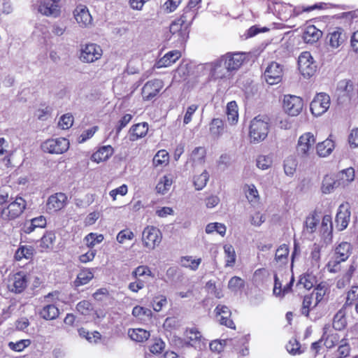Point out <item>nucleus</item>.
Returning a JSON list of instances; mask_svg holds the SVG:
<instances>
[{
    "label": "nucleus",
    "mask_w": 358,
    "mask_h": 358,
    "mask_svg": "<svg viewBox=\"0 0 358 358\" xmlns=\"http://www.w3.org/2000/svg\"><path fill=\"white\" fill-rule=\"evenodd\" d=\"M224 252L225 255V266H234L236 259V252L234 247L230 244H226L224 245Z\"/></svg>",
    "instance_id": "c03bdc74"
},
{
    "label": "nucleus",
    "mask_w": 358,
    "mask_h": 358,
    "mask_svg": "<svg viewBox=\"0 0 358 358\" xmlns=\"http://www.w3.org/2000/svg\"><path fill=\"white\" fill-rule=\"evenodd\" d=\"M344 308L352 314V309L354 307L355 313L358 315V286H352L346 294L345 302L343 306Z\"/></svg>",
    "instance_id": "bb28decb"
},
{
    "label": "nucleus",
    "mask_w": 358,
    "mask_h": 358,
    "mask_svg": "<svg viewBox=\"0 0 358 358\" xmlns=\"http://www.w3.org/2000/svg\"><path fill=\"white\" fill-rule=\"evenodd\" d=\"M68 202L67 196L62 192L50 195L46 202V210L49 213H57L63 209Z\"/></svg>",
    "instance_id": "f3484780"
},
{
    "label": "nucleus",
    "mask_w": 358,
    "mask_h": 358,
    "mask_svg": "<svg viewBox=\"0 0 358 358\" xmlns=\"http://www.w3.org/2000/svg\"><path fill=\"white\" fill-rule=\"evenodd\" d=\"M76 309L80 314L86 316L92 315L94 312L92 304L87 300L80 301L76 306Z\"/></svg>",
    "instance_id": "5fc2aeb1"
},
{
    "label": "nucleus",
    "mask_w": 358,
    "mask_h": 358,
    "mask_svg": "<svg viewBox=\"0 0 358 358\" xmlns=\"http://www.w3.org/2000/svg\"><path fill=\"white\" fill-rule=\"evenodd\" d=\"M327 38L331 48H338L345 44L348 37L343 29L336 27L328 34Z\"/></svg>",
    "instance_id": "4be33fe9"
},
{
    "label": "nucleus",
    "mask_w": 358,
    "mask_h": 358,
    "mask_svg": "<svg viewBox=\"0 0 358 358\" xmlns=\"http://www.w3.org/2000/svg\"><path fill=\"white\" fill-rule=\"evenodd\" d=\"M185 343L194 348L201 349L206 345V340L196 327L187 328L185 331Z\"/></svg>",
    "instance_id": "a211bd4d"
},
{
    "label": "nucleus",
    "mask_w": 358,
    "mask_h": 358,
    "mask_svg": "<svg viewBox=\"0 0 358 358\" xmlns=\"http://www.w3.org/2000/svg\"><path fill=\"white\" fill-rule=\"evenodd\" d=\"M318 304H315V301L313 295H305L302 301L301 313L306 317L309 316L310 311L316 307Z\"/></svg>",
    "instance_id": "37998d69"
},
{
    "label": "nucleus",
    "mask_w": 358,
    "mask_h": 358,
    "mask_svg": "<svg viewBox=\"0 0 358 358\" xmlns=\"http://www.w3.org/2000/svg\"><path fill=\"white\" fill-rule=\"evenodd\" d=\"M268 118L262 119L260 115L255 117L250 123L249 136L252 142L264 140L268 133Z\"/></svg>",
    "instance_id": "20e7f679"
},
{
    "label": "nucleus",
    "mask_w": 358,
    "mask_h": 358,
    "mask_svg": "<svg viewBox=\"0 0 358 358\" xmlns=\"http://www.w3.org/2000/svg\"><path fill=\"white\" fill-rule=\"evenodd\" d=\"M172 180L168 176H164L160 179L156 185V191L159 194H164L171 187Z\"/></svg>",
    "instance_id": "bf43d9fd"
},
{
    "label": "nucleus",
    "mask_w": 358,
    "mask_h": 358,
    "mask_svg": "<svg viewBox=\"0 0 358 358\" xmlns=\"http://www.w3.org/2000/svg\"><path fill=\"white\" fill-rule=\"evenodd\" d=\"M73 123V115L70 114H64L60 117L58 125L62 129H68L71 127Z\"/></svg>",
    "instance_id": "774afa93"
},
{
    "label": "nucleus",
    "mask_w": 358,
    "mask_h": 358,
    "mask_svg": "<svg viewBox=\"0 0 358 358\" xmlns=\"http://www.w3.org/2000/svg\"><path fill=\"white\" fill-rule=\"evenodd\" d=\"M73 14L76 20L80 27H87L92 24V17L85 6L79 5L76 6Z\"/></svg>",
    "instance_id": "5701e85b"
},
{
    "label": "nucleus",
    "mask_w": 358,
    "mask_h": 358,
    "mask_svg": "<svg viewBox=\"0 0 358 358\" xmlns=\"http://www.w3.org/2000/svg\"><path fill=\"white\" fill-rule=\"evenodd\" d=\"M196 15V10L195 8L187 6L184 10L182 14L178 18L182 22H183L187 27L189 28L193 20Z\"/></svg>",
    "instance_id": "a19ab883"
},
{
    "label": "nucleus",
    "mask_w": 358,
    "mask_h": 358,
    "mask_svg": "<svg viewBox=\"0 0 358 358\" xmlns=\"http://www.w3.org/2000/svg\"><path fill=\"white\" fill-rule=\"evenodd\" d=\"M43 152L59 155L66 152L69 148V141L65 138H50L41 144Z\"/></svg>",
    "instance_id": "9d476101"
},
{
    "label": "nucleus",
    "mask_w": 358,
    "mask_h": 358,
    "mask_svg": "<svg viewBox=\"0 0 358 358\" xmlns=\"http://www.w3.org/2000/svg\"><path fill=\"white\" fill-rule=\"evenodd\" d=\"M316 138L311 132H305L298 139L296 146V156L302 161L310 159L313 155Z\"/></svg>",
    "instance_id": "f257e3e1"
},
{
    "label": "nucleus",
    "mask_w": 358,
    "mask_h": 358,
    "mask_svg": "<svg viewBox=\"0 0 358 358\" xmlns=\"http://www.w3.org/2000/svg\"><path fill=\"white\" fill-rule=\"evenodd\" d=\"M286 349L292 355H300L303 352V350L301 349L299 342L294 338L289 340L286 345Z\"/></svg>",
    "instance_id": "052dcab7"
},
{
    "label": "nucleus",
    "mask_w": 358,
    "mask_h": 358,
    "mask_svg": "<svg viewBox=\"0 0 358 358\" xmlns=\"http://www.w3.org/2000/svg\"><path fill=\"white\" fill-rule=\"evenodd\" d=\"M56 240L55 234L53 231H46L40 241V248L42 250H50L53 248Z\"/></svg>",
    "instance_id": "79ce46f5"
},
{
    "label": "nucleus",
    "mask_w": 358,
    "mask_h": 358,
    "mask_svg": "<svg viewBox=\"0 0 358 358\" xmlns=\"http://www.w3.org/2000/svg\"><path fill=\"white\" fill-rule=\"evenodd\" d=\"M169 155L165 150H159L154 156L152 163L155 166H164L169 164Z\"/></svg>",
    "instance_id": "de8ad7c7"
},
{
    "label": "nucleus",
    "mask_w": 358,
    "mask_h": 358,
    "mask_svg": "<svg viewBox=\"0 0 358 358\" xmlns=\"http://www.w3.org/2000/svg\"><path fill=\"white\" fill-rule=\"evenodd\" d=\"M164 87V83L160 79H153L145 83L142 88V96L145 101H150L159 94Z\"/></svg>",
    "instance_id": "dca6fc26"
},
{
    "label": "nucleus",
    "mask_w": 358,
    "mask_h": 358,
    "mask_svg": "<svg viewBox=\"0 0 358 358\" xmlns=\"http://www.w3.org/2000/svg\"><path fill=\"white\" fill-rule=\"evenodd\" d=\"M166 344L160 338L155 337L152 340L151 344L149 345V350L153 355L161 354L165 349Z\"/></svg>",
    "instance_id": "864d4df0"
},
{
    "label": "nucleus",
    "mask_w": 358,
    "mask_h": 358,
    "mask_svg": "<svg viewBox=\"0 0 358 358\" xmlns=\"http://www.w3.org/2000/svg\"><path fill=\"white\" fill-rule=\"evenodd\" d=\"M334 148L335 143L334 141L328 138L316 145V151L320 157H324L329 155Z\"/></svg>",
    "instance_id": "2f4dec72"
},
{
    "label": "nucleus",
    "mask_w": 358,
    "mask_h": 358,
    "mask_svg": "<svg viewBox=\"0 0 358 358\" xmlns=\"http://www.w3.org/2000/svg\"><path fill=\"white\" fill-rule=\"evenodd\" d=\"M206 157V150L204 147L200 146L195 148L191 155L190 160L193 163L203 164Z\"/></svg>",
    "instance_id": "49530a36"
},
{
    "label": "nucleus",
    "mask_w": 358,
    "mask_h": 358,
    "mask_svg": "<svg viewBox=\"0 0 358 358\" xmlns=\"http://www.w3.org/2000/svg\"><path fill=\"white\" fill-rule=\"evenodd\" d=\"M336 180L332 176L326 175L322 182L321 190L322 193H331L336 186Z\"/></svg>",
    "instance_id": "09e8293b"
},
{
    "label": "nucleus",
    "mask_w": 358,
    "mask_h": 358,
    "mask_svg": "<svg viewBox=\"0 0 358 358\" xmlns=\"http://www.w3.org/2000/svg\"><path fill=\"white\" fill-rule=\"evenodd\" d=\"M350 346L346 339H342L341 344L337 350V356L338 358H345L350 355Z\"/></svg>",
    "instance_id": "69168bd1"
},
{
    "label": "nucleus",
    "mask_w": 358,
    "mask_h": 358,
    "mask_svg": "<svg viewBox=\"0 0 358 358\" xmlns=\"http://www.w3.org/2000/svg\"><path fill=\"white\" fill-rule=\"evenodd\" d=\"M297 167L296 159L292 157H287L284 162L285 173L287 176H293Z\"/></svg>",
    "instance_id": "680f3d73"
},
{
    "label": "nucleus",
    "mask_w": 358,
    "mask_h": 358,
    "mask_svg": "<svg viewBox=\"0 0 358 358\" xmlns=\"http://www.w3.org/2000/svg\"><path fill=\"white\" fill-rule=\"evenodd\" d=\"M103 55L101 47L94 43L80 45L79 59L84 63H93L100 59Z\"/></svg>",
    "instance_id": "423d86ee"
},
{
    "label": "nucleus",
    "mask_w": 358,
    "mask_h": 358,
    "mask_svg": "<svg viewBox=\"0 0 358 358\" xmlns=\"http://www.w3.org/2000/svg\"><path fill=\"white\" fill-rule=\"evenodd\" d=\"M298 67L304 78H310L315 74L317 66L310 52L301 53L298 59Z\"/></svg>",
    "instance_id": "f8f14e48"
},
{
    "label": "nucleus",
    "mask_w": 358,
    "mask_h": 358,
    "mask_svg": "<svg viewBox=\"0 0 358 358\" xmlns=\"http://www.w3.org/2000/svg\"><path fill=\"white\" fill-rule=\"evenodd\" d=\"M209 179V174L204 170L200 175L195 176L193 179L194 187L196 190L203 189Z\"/></svg>",
    "instance_id": "603ef678"
},
{
    "label": "nucleus",
    "mask_w": 358,
    "mask_h": 358,
    "mask_svg": "<svg viewBox=\"0 0 358 358\" xmlns=\"http://www.w3.org/2000/svg\"><path fill=\"white\" fill-rule=\"evenodd\" d=\"M133 115L130 113L124 114L115 123L114 129L116 134H119L132 120Z\"/></svg>",
    "instance_id": "6e6d98bb"
},
{
    "label": "nucleus",
    "mask_w": 358,
    "mask_h": 358,
    "mask_svg": "<svg viewBox=\"0 0 358 358\" xmlns=\"http://www.w3.org/2000/svg\"><path fill=\"white\" fill-rule=\"evenodd\" d=\"M350 206L349 203H341L338 209L335 222L338 231H343L347 228L350 220Z\"/></svg>",
    "instance_id": "6ab92c4d"
},
{
    "label": "nucleus",
    "mask_w": 358,
    "mask_h": 358,
    "mask_svg": "<svg viewBox=\"0 0 358 358\" xmlns=\"http://www.w3.org/2000/svg\"><path fill=\"white\" fill-rule=\"evenodd\" d=\"M331 104L330 96L324 92L317 93L310 104L311 113L318 117L325 113Z\"/></svg>",
    "instance_id": "9b49d317"
},
{
    "label": "nucleus",
    "mask_w": 358,
    "mask_h": 358,
    "mask_svg": "<svg viewBox=\"0 0 358 358\" xmlns=\"http://www.w3.org/2000/svg\"><path fill=\"white\" fill-rule=\"evenodd\" d=\"M224 122L220 118H213L209 124L210 133L215 138L221 136L224 134Z\"/></svg>",
    "instance_id": "f704fd0d"
},
{
    "label": "nucleus",
    "mask_w": 358,
    "mask_h": 358,
    "mask_svg": "<svg viewBox=\"0 0 358 358\" xmlns=\"http://www.w3.org/2000/svg\"><path fill=\"white\" fill-rule=\"evenodd\" d=\"M283 66L275 62H271L264 71L266 82L271 85L280 83L283 77Z\"/></svg>",
    "instance_id": "2eb2a0df"
},
{
    "label": "nucleus",
    "mask_w": 358,
    "mask_h": 358,
    "mask_svg": "<svg viewBox=\"0 0 358 358\" xmlns=\"http://www.w3.org/2000/svg\"><path fill=\"white\" fill-rule=\"evenodd\" d=\"M59 2H48L41 1L38 6V11L45 16L57 17L60 15Z\"/></svg>",
    "instance_id": "a878e982"
},
{
    "label": "nucleus",
    "mask_w": 358,
    "mask_h": 358,
    "mask_svg": "<svg viewBox=\"0 0 358 358\" xmlns=\"http://www.w3.org/2000/svg\"><path fill=\"white\" fill-rule=\"evenodd\" d=\"M131 275L135 281L130 282L128 287L133 292H138L145 287L150 280L155 277L150 267L145 265L136 267L132 271Z\"/></svg>",
    "instance_id": "f03ea898"
},
{
    "label": "nucleus",
    "mask_w": 358,
    "mask_h": 358,
    "mask_svg": "<svg viewBox=\"0 0 358 358\" xmlns=\"http://www.w3.org/2000/svg\"><path fill=\"white\" fill-rule=\"evenodd\" d=\"M245 197L248 202L252 205H256L259 203L260 196L259 192L253 184H245L243 187Z\"/></svg>",
    "instance_id": "72a5a7b5"
},
{
    "label": "nucleus",
    "mask_w": 358,
    "mask_h": 358,
    "mask_svg": "<svg viewBox=\"0 0 358 358\" xmlns=\"http://www.w3.org/2000/svg\"><path fill=\"white\" fill-rule=\"evenodd\" d=\"M317 8L319 6L315 4L310 6L296 7L292 9L289 4L284 3H276L274 6L278 17L282 21H287L292 16L296 17L303 12H310Z\"/></svg>",
    "instance_id": "39448f33"
},
{
    "label": "nucleus",
    "mask_w": 358,
    "mask_h": 358,
    "mask_svg": "<svg viewBox=\"0 0 358 358\" xmlns=\"http://www.w3.org/2000/svg\"><path fill=\"white\" fill-rule=\"evenodd\" d=\"M349 313L346 308L343 306L334 315L333 319V327L334 329L341 331L344 329L347 326V320L345 315Z\"/></svg>",
    "instance_id": "473e14b6"
},
{
    "label": "nucleus",
    "mask_w": 358,
    "mask_h": 358,
    "mask_svg": "<svg viewBox=\"0 0 358 358\" xmlns=\"http://www.w3.org/2000/svg\"><path fill=\"white\" fill-rule=\"evenodd\" d=\"M169 31L172 36L177 37L178 41L183 42L188 38L189 28L177 18L170 24Z\"/></svg>",
    "instance_id": "412c9836"
},
{
    "label": "nucleus",
    "mask_w": 358,
    "mask_h": 358,
    "mask_svg": "<svg viewBox=\"0 0 358 358\" xmlns=\"http://www.w3.org/2000/svg\"><path fill=\"white\" fill-rule=\"evenodd\" d=\"M322 31L315 25H308L303 33V38L306 43H314L322 37Z\"/></svg>",
    "instance_id": "c756f323"
},
{
    "label": "nucleus",
    "mask_w": 358,
    "mask_h": 358,
    "mask_svg": "<svg viewBox=\"0 0 358 358\" xmlns=\"http://www.w3.org/2000/svg\"><path fill=\"white\" fill-rule=\"evenodd\" d=\"M317 278L312 273L306 272L301 275L297 283V286H301L306 289H310L317 283Z\"/></svg>",
    "instance_id": "4c0bfd02"
},
{
    "label": "nucleus",
    "mask_w": 358,
    "mask_h": 358,
    "mask_svg": "<svg viewBox=\"0 0 358 358\" xmlns=\"http://www.w3.org/2000/svg\"><path fill=\"white\" fill-rule=\"evenodd\" d=\"M93 277L94 274L90 269H83L77 275V278L74 282L75 285L76 287H78L86 285L93 278Z\"/></svg>",
    "instance_id": "a18cd8bd"
},
{
    "label": "nucleus",
    "mask_w": 358,
    "mask_h": 358,
    "mask_svg": "<svg viewBox=\"0 0 358 358\" xmlns=\"http://www.w3.org/2000/svg\"><path fill=\"white\" fill-rule=\"evenodd\" d=\"M303 107V100L297 96L286 94L284 96L282 108L289 116H297Z\"/></svg>",
    "instance_id": "ddd939ff"
},
{
    "label": "nucleus",
    "mask_w": 358,
    "mask_h": 358,
    "mask_svg": "<svg viewBox=\"0 0 358 358\" xmlns=\"http://www.w3.org/2000/svg\"><path fill=\"white\" fill-rule=\"evenodd\" d=\"M202 259L201 257L193 258L192 256H182L180 259L181 266L189 268L192 271H196L201 264Z\"/></svg>",
    "instance_id": "e433bc0d"
},
{
    "label": "nucleus",
    "mask_w": 358,
    "mask_h": 358,
    "mask_svg": "<svg viewBox=\"0 0 358 358\" xmlns=\"http://www.w3.org/2000/svg\"><path fill=\"white\" fill-rule=\"evenodd\" d=\"M33 255V249L30 246L22 245L20 246L15 254V259L17 261H20L22 259H29Z\"/></svg>",
    "instance_id": "13d9d810"
},
{
    "label": "nucleus",
    "mask_w": 358,
    "mask_h": 358,
    "mask_svg": "<svg viewBox=\"0 0 358 358\" xmlns=\"http://www.w3.org/2000/svg\"><path fill=\"white\" fill-rule=\"evenodd\" d=\"M134 238V232L129 229H124L117 234L116 239L118 243H123L126 241H131Z\"/></svg>",
    "instance_id": "338daca9"
},
{
    "label": "nucleus",
    "mask_w": 358,
    "mask_h": 358,
    "mask_svg": "<svg viewBox=\"0 0 358 358\" xmlns=\"http://www.w3.org/2000/svg\"><path fill=\"white\" fill-rule=\"evenodd\" d=\"M181 52L179 50H171L166 53L164 57L157 62V68L168 67L173 64L181 57Z\"/></svg>",
    "instance_id": "cd10ccee"
},
{
    "label": "nucleus",
    "mask_w": 358,
    "mask_h": 358,
    "mask_svg": "<svg viewBox=\"0 0 358 358\" xmlns=\"http://www.w3.org/2000/svg\"><path fill=\"white\" fill-rule=\"evenodd\" d=\"M215 311L217 316H220V318L219 319L220 324L226 326L231 329H236L235 323L231 319V310L227 306L219 304L216 306Z\"/></svg>",
    "instance_id": "b1692460"
},
{
    "label": "nucleus",
    "mask_w": 358,
    "mask_h": 358,
    "mask_svg": "<svg viewBox=\"0 0 358 358\" xmlns=\"http://www.w3.org/2000/svg\"><path fill=\"white\" fill-rule=\"evenodd\" d=\"M245 59L243 53H227L223 57L224 66L228 71H234L239 69Z\"/></svg>",
    "instance_id": "aec40b11"
},
{
    "label": "nucleus",
    "mask_w": 358,
    "mask_h": 358,
    "mask_svg": "<svg viewBox=\"0 0 358 358\" xmlns=\"http://www.w3.org/2000/svg\"><path fill=\"white\" fill-rule=\"evenodd\" d=\"M114 150L111 145L100 147L91 157V159L96 163L106 161L113 154Z\"/></svg>",
    "instance_id": "c85d7f7f"
},
{
    "label": "nucleus",
    "mask_w": 358,
    "mask_h": 358,
    "mask_svg": "<svg viewBox=\"0 0 358 358\" xmlns=\"http://www.w3.org/2000/svg\"><path fill=\"white\" fill-rule=\"evenodd\" d=\"M27 207V201L21 196H16L14 201L0 210V217L5 221L14 220L19 217Z\"/></svg>",
    "instance_id": "7ed1b4c3"
},
{
    "label": "nucleus",
    "mask_w": 358,
    "mask_h": 358,
    "mask_svg": "<svg viewBox=\"0 0 358 358\" xmlns=\"http://www.w3.org/2000/svg\"><path fill=\"white\" fill-rule=\"evenodd\" d=\"M132 315L140 320H144L145 317H150L152 315V312L148 308L140 306H136L132 310Z\"/></svg>",
    "instance_id": "0e129e2a"
},
{
    "label": "nucleus",
    "mask_w": 358,
    "mask_h": 358,
    "mask_svg": "<svg viewBox=\"0 0 358 358\" xmlns=\"http://www.w3.org/2000/svg\"><path fill=\"white\" fill-rule=\"evenodd\" d=\"M128 335L130 338L136 342L143 343L146 341L150 336V331L141 329H129L128 331Z\"/></svg>",
    "instance_id": "c9c22d12"
},
{
    "label": "nucleus",
    "mask_w": 358,
    "mask_h": 358,
    "mask_svg": "<svg viewBox=\"0 0 358 358\" xmlns=\"http://www.w3.org/2000/svg\"><path fill=\"white\" fill-rule=\"evenodd\" d=\"M56 294L58 296L59 292L49 293L44 296V300L47 303L39 311V315L41 318L45 320H53L57 319L59 315V310L57 305L50 301V299L52 298Z\"/></svg>",
    "instance_id": "4468645a"
},
{
    "label": "nucleus",
    "mask_w": 358,
    "mask_h": 358,
    "mask_svg": "<svg viewBox=\"0 0 358 358\" xmlns=\"http://www.w3.org/2000/svg\"><path fill=\"white\" fill-rule=\"evenodd\" d=\"M28 275L23 271L10 273L8 276L7 287L15 294L22 293L28 285Z\"/></svg>",
    "instance_id": "0eeeda50"
},
{
    "label": "nucleus",
    "mask_w": 358,
    "mask_h": 358,
    "mask_svg": "<svg viewBox=\"0 0 358 358\" xmlns=\"http://www.w3.org/2000/svg\"><path fill=\"white\" fill-rule=\"evenodd\" d=\"M352 250L350 243L342 242L335 249L334 259L327 264V268L330 272H336L341 262H345L349 257Z\"/></svg>",
    "instance_id": "6e6552de"
},
{
    "label": "nucleus",
    "mask_w": 358,
    "mask_h": 358,
    "mask_svg": "<svg viewBox=\"0 0 358 358\" xmlns=\"http://www.w3.org/2000/svg\"><path fill=\"white\" fill-rule=\"evenodd\" d=\"M226 115L231 124H236L238 120V105L235 101H229L227 105Z\"/></svg>",
    "instance_id": "58836bf2"
},
{
    "label": "nucleus",
    "mask_w": 358,
    "mask_h": 358,
    "mask_svg": "<svg viewBox=\"0 0 358 358\" xmlns=\"http://www.w3.org/2000/svg\"><path fill=\"white\" fill-rule=\"evenodd\" d=\"M319 215L316 210L313 211L306 218L305 227L306 231L312 234L315 231L319 224Z\"/></svg>",
    "instance_id": "ea45409f"
},
{
    "label": "nucleus",
    "mask_w": 358,
    "mask_h": 358,
    "mask_svg": "<svg viewBox=\"0 0 358 358\" xmlns=\"http://www.w3.org/2000/svg\"><path fill=\"white\" fill-rule=\"evenodd\" d=\"M148 129V124L145 122L133 124L128 131L129 141L134 142L144 138L147 135Z\"/></svg>",
    "instance_id": "393cba45"
},
{
    "label": "nucleus",
    "mask_w": 358,
    "mask_h": 358,
    "mask_svg": "<svg viewBox=\"0 0 358 358\" xmlns=\"http://www.w3.org/2000/svg\"><path fill=\"white\" fill-rule=\"evenodd\" d=\"M327 288L326 285L323 282H321V283L318 284L316 286V287L314 289L313 292L311 294H310V295L313 296V299L315 301V304H318L320 302H321L323 300L324 296H325V294L327 293Z\"/></svg>",
    "instance_id": "4d7b16f0"
},
{
    "label": "nucleus",
    "mask_w": 358,
    "mask_h": 358,
    "mask_svg": "<svg viewBox=\"0 0 358 358\" xmlns=\"http://www.w3.org/2000/svg\"><path fill=\"white\" fill-rule=\"evenodd\" d=\"M104 237L103 234H97L93 232L88 234L84 238L87 247L90 249L93 248L96 245L101 243Z\"/></svg>",
    "instance_id": "3c124183"
},
{
    "label": "nucleus",
    "mask_w": 358,
    "mask_h": 358,
    "mask_svg": "<svg viewBox=\"0 0 358 358\" xmlns=\"http://www.w3.org/2000/svg\"><path fill=\"white\" fill-rule=\"evenodd\" d=\"M274 287H273V294L276 296H284L286 294L292 291V287L293 285V282L294 280V277L292 275L289 282L282 287L281 282L279 281L277 274L274 275Z\"/></svg>",
    "instance_id": "7c9ffc66"
},
{
    "label": "nucleus",
    "mask_w": 358,
    "mask_h": 358,
    "mask_svg": "<svg viewBox=\"0 0 358 358\" xmlns=\"http://www.w3.org/2000/svg\"><path fill=\"white\" fill-rule=\"evenodd\" d=\"M142 243L148 250H154L162 241V234L159 229L155 226L145 227L142 232Z\"/></svg>",
    "instance_id": "1a4fd4ad"
},
{
    "label": "nucleus",
    "mask_w": 358,
    "mask_h": 358,
    "mask_svg": "<svg viewBox=\"0 0 358 358\" xmlns=\"http://www.w3.org/2000/svg\"><path fill=\"white\" fill-rule=\"evenodd\" d=\"M289 247L286 244L280 245L275 251V259L276 262H280L282 264H285L287 262L288 255H289Z\"/></svg>",
    "instance_id": "8fccbe9b"
},
{
    "label": "nucleus",
    "mask_w": 358,
    "mask_h": 358,
    "mask_svg": "<svg viewBox=\"0 0 358 358\" xmlns=\"http://www.w3.org/2000/svg\"><path fill=\"white\" fill-rule=\"evenodd\" d=\"M272 164V157L269 155H259L257 159V166L262 170L268 169Z\"/></svg>",
    "instance_id": "e2e57ef3"
}]
</instances>
